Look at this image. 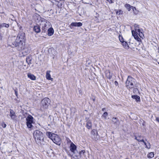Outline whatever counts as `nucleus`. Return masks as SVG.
Masks as SVG:
<instances>
[{"mask_svg":"<svg viewBox=\"0 0 159 159\" xmlns=\"http://www.w3.org/2000/svg\"><path fill=\"white\" fill-rule=\"evenodd\" d=\"M25 34L22 31L19 32L16 39L12 43L11 45L12 47L19 46V49L20 50L22 49L23 44L25 42Z\"/></svg>","mask_w":159,"mask_h":159,"instance_id":"nucleus-1","label":"nucleus"},{"mask_svg":"<svg viewBox=\"0 0 159 159\" xmlns=\"http://www.w3.org/2000/svg\"><path fill=\"white\" fill-rule=\"evenodd\" d=\"M126 86L129 89L137 87L136 81L135 79L130 76H128L125 82Z\"/></svg>","mask_w":159,"mask_h":159,"instance_id":"nucleus-2","label":"nucleus"},{"mask_svg":"<svg viewBox=\"0 0 159 159\" xmlns=\"http://www.w3.org/2000/svg\"><path fill=\"white\" fill-rule=\"evenodd\" d=\"M34 137L37 143H41V142L44 141V135L39 130L34 131L33 133Z\"/></svg>","mask_w":159,"mask_h":159,"instance_id":"nucleus-3","label":"nucleus"},{"mask_svg":"<svg viewBox=\"0 0 159 159\" xmlns=\"http://www.w3.org/2000/svg\"><path fill=\"white\" fill-rule=\"evenodd\" d=\"M49 22L45 19L43 18L41 19L40 25L42 27L43 32L45 33L46 32L47 28L48 27V25H49Z\"/></svg>","mask_w":159,"mask_h":159,"instance_id":"nucleus-4","label":"nucleus"},{"mask_svg":"<svg viewBox=\"0 0 159 159\" xmlns=\"http://www.w3.org/2000/svg\"><path fill=\"white\" fill-rule=\"evenodd\" d=\"M50 103V99L48 98H45L41 101V107L43 109H47Z\"/></svg>","mask_w":159,"mask_h":159,"instance_id":"nucleus-5","label":"nucleus"},{"mask_svg":"<svg viewBox=\"0 0 159 159\" xmlns=\"http://www.w3.org/2000/svg\"><path fill=\"white\" fill-rule=\"evenodd\" d=\"M26 125L29 128H32L33 126L32 124L34 123V118L30 115H29L26 118Z\"/></svg>","mask_w":159,"mask_h":159,"instance_id":"nucleus-6","label":"nucleus"},{"mask_svg":"<svg viewBox=\"0 0 159 159\" xmlns=\"http://www.w3.org/2000/svg\"><path fill=\"white\" fill-rule=\"evenodd\" d=\"M17 47L18 50L20 51L23 50V53H24V55H26L30 52V48L29 46H25L24 47V45L23 44V47L22 49L19 50V46H16Z\"/></svg>","mask_w":159,"mask_h":159,"instance_id":"nucleus-7","label":"nucleus"},{"mask_svg":"<svg viewBox=\"0 0 159 159\" xmlns=\"http://www.w3.org/2000/svg\"><path fill=\"white\" fill-rule=\"evenodd\" d=\"M52 140L54 143L57 145H59L61 144V139L57 135L55 134Z\"/></svg>","mask_w":159,"mask_h":159,"instance_id":"nucleus-8","label":"nucleus"},{"mask_svg":"<svg viewBox=\"0 0 159 159\" xmlns=\"http://www.w3.org/2000/svg\"><path fill=\"white\" fill-rule=\"evenodd\" d=\"M111 121L114 125L116 127H118L120 124L119 120L117 117H113L112 118Z\"/></svg>","mask_w":159,"mask_h":159,"instance_id":"nucleus-9","label":"nucleus"},{"mask_svg":"<svg viewBox=\"0 0 159 159\" xmlns=\"http://www.w3.org/2000/svg\"><path fill=\"white\" fill-rule=\"evenodd\" d=\"M82 25V23L81 22H72L69 26L71 29L72 28V26L80 27Z\"/></svg>","mask_w":159,"mask_h":159,"instance_id":"nucleus-10","label":"nucleus"},{"mask_svg":"<svg viewBox=\"0 0 159 159\" xmlns=\"http://www.w3.org/2000/svg\"><path fill=\"white\" fill-rule=\"evenodd\" d=\"M77 147L72 142L70 144V151L74 153H75V151L76 150Z\"/></svg>","mask_w":159,"mask_h":159,"instance_id":"nucleus-11","label":"nucleus"},{"mask_svg":"<svg viewBox=\"0 0 159 159\" xmlns=\"http://www.w3.org/2000/svg\"><path fill=\"white\" fill-rule=\"evenodd\" d=\"M10 116L11 118L12 119L14 120L16 118L15 113L12 109H10Z\"/></svg>","mask_w":159,"mask_h":159,"instance_id":"nucleus-12","label":"nucleus"},{"mask_svg":"<svg viewBox=\"0 0 159 159\" xmlns=\"http://www.w3.org/2000/svg\"><path fill=\"white\" fill-rule=\"evenodd\" d=\"M32 60V57L31 56H29L26 57V61L28 65L30 66L32 64L31 61Z\"/></svg>","mask_w":159,"mask_h":159,"instance_id":"nucleus-13","label":"nucleus"},{"mask_svg":"<svg viewBox=\"0 0 159 159\" xmlns=\"http://www.w3.org/2000/svg\"><path fill=\"white\" fill-rule=\"evenodd\" d=\"M33 30L36 33H39L41 31L40 26L39 25L34 26L33 28Z\"/></svg>","mask_w":159,"mask_h":159,"instance_id":"nucleus-14","label":"nucleus"},{"mask_svg":"<svg viewBox=\"0 0 159 159\" xmlns=\"http://www.w3.org/2000/svg\"><path fill=\"white\" fill-rule=\"evenodd\" d=\"M56 134L54 133H52L51 132H47L46 133V135L48 137V138H50L52 140V139L54 136Z\"/></svg>","mask_w":159,"mask_h":159,"instance_id":"nucleus-15","label":"nucleus"},{"mask_svg":"<svg viewBox=\"0 0 159 159\" xmlns=\"http://www.w3.org/2000/svg\"><path fill=\"white\" fill-rule=\"evenodd\" d=\"M48 35L49 36L52 35L54 33V30L52 28H50L48 29Z\"/></svg>","mask_w":159,"mask_h":159,"instance_id":"nucleus-16","label":"nucleus"},{"mask_svg":"<svg viewBox=\"0 0 159 159\" xmlns=\"http://www.w3.org/2000/svg\"><path fill=\"white\" fill-rule=\"evenodd\" d=\"M9 26V24H6L5 23H2L0 24V29H2L4 27L6 28H8Z\"/></svg>","mask_w":159,"mask_h":159,"instance_id":"nucleus-17","label":"nucleus"},{"mask_svg":"<svg viewBox=\"0 0 159 159\" xmlns=\"http://www.w3.org/2000/svg\"><path fill=\"white\" fill-rule=\"evenodd\" d=\"M28 78L32 80H36V77L33 74L30 73H29L27 75Z\"/></svg>","mask_w":159,"mask_h":159,"instance_id":"nucleus-18","label":"nucleus"},{"mask_svg":"<svg viewBox=\"0 0 159 159\" xmlns=\"http://www.w3.org/2000/svg\"><path fill=\"white\" fill-rule=\"evenodd\" d=\"M132 98L133 99H135L137 102H139L140 101V97L137 95H132Z\"/></svg>","mask_w":159,"mask_h":159,"instance_id":"nucleus-19","label":"nucleus"},{"mask_svg":"<svg viewBox=\"0 0 159 159\" xmlns=\"http://www.w3.org/2000/svg\"><path fill=\"white\" fill-rule=\"evenodd\" d=\"M50 72V71H47L46 72V77L47 79L49 80H52L53 79L51 77V75L49 73Z\"/></svg>","mask_w":159,"mask_h":159,"instance_id":"nucleus-20","label":"nucleus"},{"mask_svg":"<svg viewBox=\"0 0 159 159\" xmlns=\"http://www.w3.org/2000/svg\"><path fill=\"white\" fill-rule=\"evenodd\" d=\"M122 45L123 47L126 49H128L129 48V47L128 46L127 42L125 41L123 42L122 43Z\"/></svg>","mask_w":159,"mask_h":159,"instance_id":"nucleus-21","label":"nucleus"},{"mask_svg":"<svg viewBox=\"0 0 159 159\" xmlns=\"http://www.w3.org/2000/svg\"><path fill=\"white\" fill-rule=\"evenodd\" d=\"M92 123L90 120H89L87 121L86 123V127L88 129H90L92 127Z\"/></svg>","mask_w":159,"mask_h":159,"instance_id":"nucleus-22","label":"nucleus"},{"mask_svg":"<svg viewBox=\"0 0 159 159\" xmlns=\"http://www.w3.org/2000/svg\"><path fill=\"white\" fill-rule=\"evenodd\" d=\"M125 7L127 9V10L129 11L131 7V6L128 4H126L125 5Z\"/></svg>","mask_w":159,"mask_h":159,"instance_id":"nucleus-23","label":"nucleus"},{"mask_svg":"<svg viewBox=\"0 0 159 159\" xmlns=\"http://www.w3.org/2000/svg\"><path fill=\"white\" fill-rule=\"evenodd\" d=\"M154 156V154L153 152H150L148 155L147 157L149 158H152Z\"/></svg>","mask_w":159,"mask_h":159,"instance_id":"nucleus-24","label":"nucleus"},{"mask_svg":"<svg viewBox=\"0 0 159 159\" xmlns=\"http://www.w3.org/2000/svg\"><path fill=\"white\" fill-rule=\"evenodd\" d=\"M85 152V151L84 150H82L79 153V156L80 157H81L82 155H84V153Z\"/></svg>","mask_w":159,"mask_h":159,"instance_id":"nucleus-25","label":"nucleus"},{"mask_svg":"<svg viewBox=\"0 0 159 159\" xmlns=\"http://www.w3.org/2000/svg\"><path fill=\"white\" fill-rule=\"evenodd\" d=\"M116 12V14H118L119 15L120 14H122V13L123 12V11H122L121 10H119V11H117Z\"/></svg>","mask_w":159,"mask_h":159,"instance_id":"nucleus-26","label":"nucleus"},{"mask_svg":"<svg viewBox=\"0 0 159 159\" xmlns=\"http://www.w3.org/2000/svg\"><path fill=\"white\" fill-rule=\"evenodd\" d=\"M134 37V39L138 41H139L141 40L140 38L138 36L137 34L136 35H135V36Z\"/></svg>","mask_w":159,"mask_h":159,"instance_id":"nucleus-27","label":"nucleus"},{"mask_svg":"<svg viewBox=\"0 0 159 159\" xmlns=\"http://www.w3.org/2000/svg\"><path fill=\"white\" fill-rule=\"evenodd\" d=\"M119 39L121 43L124 41L122 37L120 35L119 36Z\"/></svg>","mask_w":159,"mask_h":159,"instance_id":"nucleus-28","label":"nucleus"},{"mask_svg":"<svg viewBox=\"0 0 159 159\" xmlns=\"http://www.w3.org/2000/svg\"><path fill=\"white\" fill-rule=\"evenodd\" d=\"M132 33L133 36L134 37L135 36V35H137V32L136 31H134V30L132 31Z\"/></svg>","mask_w":159,"mask_h":159,"instance_id":"nucleus-29","label":"nucleus"},{"mask_svg":"<svg viewBox=\"0 0 159 159\" xmlns=\"http://www.w3.org/2000/svg\"><path fill=\"white\" fill-rule=\"evenodd\" d=\"M135 27V31H136L137 30L139 29V25H137V24H135L134 25Z\"/></svg>","mask_w":159,"mask_h":159,"instance_id":"nucleus-30","label":"nucleus"},{"mask_svg":"<svg viewBox=\"0 0 159 159\" xmlns=\"http://www.w3.org/2000/svg\"><path fill=\"white\" fill-rule=\"evenodd\" d=\"M108 114L107 112H105L103 114V116L105 118H106V117L107 116Z\"/></svg>","mask_w":159,"mask_h":159,"instance_id":"nucleus-31","label":"nucleus"},{"mask_svg":"<svg viewBox=\"0 0 159 159\" xmlns=\"http://www.w3.org/2000/svg\"><path fill=\"white\" fill-rule=\"evenodd\" d=\"M146 148H147L148 149L150 148L151 145H150V144L149 143H148V145H146Z\"/></svg>","mask_w":159,"mask_h":159,"instance_id":"nucleus-32","label":"nucleus"},{"mask_svg":"<svg viewBox=\"0 0 159 159\" xmlns=\"http://www.w3.org/2000/svg\"><path fill=\"white\" fill-rule=\"evenodd\" d=\"M131 9H132L134 12H135L134 11L136 10V8L135 7L131 6Z\"/></svg>","mask_w":159,"mask_h":159,"instance_id":"nucleus-33","label":"nucleus"},{"mask_svg":"<svg viewBox=\"0 0 159 159\" xmlns=\"http://www.w3.org/2000/svg\"><path fill=\"white\" fill-rule=\"evenodd\" d=\"M2 125L3 128H5L7 126L6 124L4 122L2 123Z\"/></svg>","mask_w":159,"mask_h":159,"instance_id":"nucleus-34","label":"nucleus"},{"mask_svg":"<svg viewBox=\"0 0 159 159\" xmlns=\"http://www.w3.org/2000/svg\"><path fill=\"white\" fill-rule=\"evenodd\" d=\"M107 1H108L110 3H113V2L112 1V0H106Z\"/></svg>","mask_w":159,"mask_h":159,"instance_id":"nucleus-35","label":"nucleus"},{"mask_svg":"<svg viewBox=\"0 0 159 159\" xmlns=\"http://www.w3.org/2000/svg\"><path fill=\"white\" fill-rule=\"evenodd\" d=\"M136 31H137L138 32H139V34H140V33H142L141 32L140 30L139 29H138Z\"/></svg>","mask_w":159,"mask_h":159,"instance_id":"nucleus-36","label":"nucleus"},{"mask_svg":"<svg viewBox=\"0 0 159 159\" xmlns=\"http://www.w3.org/2000/svg\"><path fill=\"white\" fill-rule=\"evenodd\" d=\"M138 141L139 142H142L143 143H144L145 142L143 139H141V140H138Z\"/></svg>","mask_w":159,"mask_h":159,"instance_id":"nucleus-37","label":"nucleus"},{"mask_svg":"<svg viewBox=\"0 0 159 159\" xmlns=\"http://www.w3.org/2000/svg\"><path fill=\"white\" fill-rule=\"evenodd\" d=\"M115 85L116 86L118 85V83L117 81H115Z\"/></svg>","mask_w":159,"mask_h":159,"instance_id":"nucleus-38","label":"nucleus"},{"mask_svg":"<svg viewBox=\"0 0 159 159\" xmlns=\"http://www.w3.org/2000/svg\"><path fill=\"white\" fill-rule=\"evenodd\" d=\"M71 110H72H72H73V111H74V113H75V111H76V110H75V108H72V109H71Z\"/></svg>","mask_w":159,"mask_h":159,"instance_id":"nucleus-39","label":"nucleus"},{"mask_svg":"<svg viewBox=\"0 0 159 159\" xmlns=\"http://www.w3.org/2000/svg\"><path fill=\"white\" fill-rule=\"evenodd\" d=\"M156 120L159 122V118L157 117L156 118Z\"/></svg>","mask_w":159,"mask_h":159,"instance_id":"nucleus-40","label":"nucleus"},{"mask_svg":"<svg viewBox=\"0 0 159 159\" xmlns=\"http://www.w3.org/2000/svg\"><path fill=\"white\" fill-rule=\"evenodd\" d=\"M15 94H16V95L17 96V92L16 91V90H15Z\"/></svg>","mask_w":159,"mask_h":159,"instance_id":"nucleus-41","label":"nucleus"},{"mask_svg":"<svg viewBox=\"0 0 159 159\" xmlns=\"http://www.w3.org/2000/svg\"><path fill=\"white\" fill-rule=\"evenodd\" d=\"M135 139L137 140L138 141V140H139V139H137V137H136V136H135Z\"/></svg>","mask_w":159,"mask_h":159,"instance_id":"nucleus-42","label":"nucleus"},{"mask_svg":"<svg viewBox=\"0 0 159 159\" xmlns=\"http://www.w3.org/2000/svg\"><path fill=\"white\" fill-rule=\"evenodd\" d=\"M106 109L105 108H103L102 109V111H104Z\"/></svg>","mask_w":159,"mask_h":159,"instance_id":"nucleus-43","label":"nucleus"},{"mask_svg":"<svg viewBox=\"0 0 159 159\" xmlns=\"http://www.w3.org/2000/svg\"><path fill=\"white\" fill-rule=\"evenodd\" d=\"M143 143H144V145H146H146H147V143H146V142H144Z\"/></svg>","mask_w":159,"mask_h":159,"instance_id":"nucleus-44","label":"nucleus"},{"mask_svg":"<svg viewBox=\"0 0 159 159\" xmlns=\"http://www.w3.org/2000/svg\"><path fill=\"white\" fill-rule=\"evenodd\" d=\"M22 27L21 26H20V30H21V29H22Z\"/></svg>","mask_w":159,"mask_h":159,"instance_id":"nucleus-45","label":"nucleus"},{"mask_svg":"<svg viewBox=\"0 0 159 159\" xmlns=\"http://www.w3.org/2000/svg\"><path fill=\"white\" fill-rule=\"evenodd\" d=\"M93 100L94 101L95 100V99H93Z\"/></svg>","mask_w":159,"mask_h":159,"instance_id":"nucleus-46","label":"nucleus"},{"mask_svg":"<svg viewBox=\"0 0 159 159\" xmlns=\"http://www.w3.org/2000/svg\"><path fill=\"white\" fill-rule=\"evenodd\" d=\"M139 137H140V136H139Z\"/></svg>","mask_w":159,"mask_h":159,"instance_id":"nucleus-47","label":"nucleus"},{"mask_svg":"<svg viewBox=\"0 0 159 159\" xmlns=\"http://www.w3.org/2000/svg\"><path fill=\"white\" fill-rule=\"evenodd\" d=\"M79 92H81V91H79Z\"/></svg>","mask_w":159,"mask_h":159,"instance_id":"nucleus-48","label":"nucleus"},{"mask_svg":"<svg viewBox=\"0 0 159 159\" xmlns=\"http://www.w3.org/2000/svg\"><path fill=\"white\" fill-rule=\"evenodd\" d=\"M79 92H81V91H79Z\"/></svg>","mask_w":159,"mask_h":159,"instance_id":"nucleus-49","label":"nucleus"},{"mask_svg":"<svg viewBox=\"0 0 159 159\" xmlns=\"http://www.w3.org/2000/svg\"><path fill=\"white\" fill-rule=\"evenodd\" d=\"M139 140H141L139 139Z\"/></svg>","mask_w":159,"mask_h":159,"instance_id":"nucleus-50","label":"nucleus"}]
</instances>
